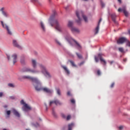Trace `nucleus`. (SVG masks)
<instances>
[{
  "label": "nucleus",
  "mask_w": 130,
  "mask_h": 130,
  "mask_svg": "<svg viewBox=\"0 0 130 130\" xmlns=\"http://www.w3.org/2000/svg\"><path fill=\"white\" fill-rule=\"evenodd\" d=\"M113 62H114L113 61H110V64H112V63H113Z\"/></svg>",
  "instance_id": "48"
},
{
  "label": "nucleus",
  "mask_w": 130,
  "mask_h": 130,
  "mask_svg": "<svg viewBox=\"0 0 130 130\" xmlns=\"http://www.w3.org/2000/svg\"><path fill=\"white\" fill-rule=\"evenodd\" d=\"M123 61H126V59H125V58L124 59H123Z\"/></svg>",
  "instance_id": "52"
},
{
  "label": "nucleus",
  "mask_w": 130,
  "mask_h": 130,
  "mask_svg": "<svg viewBox=\"0 0 130 130\" xmlns=\"http://www.w3.org/2000/svg\"><path fill=\"white\" fill-rule=\"evenodd\" d=\"M67 95H68V96H71L72 95L71 94V92L68 91Z\"/></svg>",
  "instance_id": "42"
},
{
  "label": "nucleus",
  "mask_w": 130,
  "mask_h": 130,
  "mask_svg": "<svg viewBox=\"0 0 130 130\" xmlns=\"http://www.w3.org/2000/svg\"><path fill=\"white\" fill-rule=\"evenodd\" d=\"M7 58H8V60H10V56L7 55Z\"/></svg>",
  "instance_id": "49"
},
{
  "label": "nucleus",
  "mask_w": 130,
  "mask_h": 130,
  "mask_svg": "<svg viewBox=\"0 0 130 130\" xmlns=\"http://www.w3.org/2000/svg\"><path fill=\"white\" fill-rule=\"evenodd\" d=\"M118 50L120 52H123L124 51L123 48L121 47L119 48Z\"/></svg>",
  "instance_id": "34"
},
{
  "label": "nucleus",
  "mask_w": 130,
  "mask_h": 130,
  "mask_svg": "<svg viewBox=\"0 0 130 130\" xmlns=\"http://www.w3.org/2000/svg\"><path fill=\"white\" fill-rule=\"evenodd\" d=\"M102 21V18H100V20L99 21L98 26L95 29V34H98V32H99V27H100V23H101Z\"/></svg>",
  "instance_id": "13"
},
{
  "label": "nucleus",
  "mask_w": 130,
  "mask_h": 130,
  "mask_svg": "<svg viewBox=\"0 0 130 130\" xmlns=\"http://www.w3.org/2000/svg\"><path fill=\"white\" fill-rule=\"evenodd\" d=\"M118 2L120 3V4H121V0H118Z\"/></svg>",
  "instance_id": "50"
},
{
  "label": "nucleus",
  "mask_w": 130,
  "mask_h": 130,
  "mask_svg": "<svg viewBox=\"0 0 130 130\" xmlns=\"http://www.w3.org/2000/svg\"><path fill=\"white\" fill-rule=\"evenodd\" d=\"M51 25L52 27H53V24L51 23Z\"/></svg>",
  "instance_id": "55"
},
{
  "label": "nucleus",
  "mask_w": 130,
  "mask_h": 130,
  "mask_svg": "<svg viewBox=\"0 0 130 130\" xmlns=\"http://www.w3.org/2000/svg\"><path fill=\"white\" fill-rule=\"evenodd\" d=\"M17 55L16 54H14L12 56L13 64H15L16 62H17Z\"/></svg>",
  "instance_id": "17"
},
{
  "label": "nucleus",
  "mask_w": 130,
  "mask_h": 130,
  "mask_svg": "<svg viewBox=\"0 0 130 130\" xmlns=\"http://www.w3.org/2000/svg\"><path fill=\"white\" fill-rule=\"evenodd\" d=\"M61 115L63 118H66V116L63 114H62Z\"/></svg>",
  "instance_id": "46"
},
{
  "label": "nucleus",
  "mask_w": 130,
  "mask_h": 130,
  "mask_svg": "<svg viewBox=\"0 0 130 130\" xmlns=\"http://www.w3.org/2000/svg\"><path fill=\"white\" fill-rule=\"evenodd\" d=\"M71 115H68V116H67V120H70V119H71Z\"/></svg>",
  "instance_id": "39"
},
{
  "label": "nucleus",
  "mask_w": 130,
  "mask_h": 130,
  "mask_svg": "<svg viewBox=\"0 0 130 130\" xmlns=\"http://www.w3.org/2000/svg\"><path fill=\"white\" fill-rule=\"evenodd\" d=\"M39 67L41 70V73L43 74L47 78H51V75L46 69V67L43 64H39Z\"/></svg>",
  "instance_id": "3"
},
{
  "label": "nucleus",
  "mask_w": 130,
  "mask_h": 130,
  "mask_svg": "<svg viewBox=\"0 0 130 130\" xmlns=\"http://www.w3.org/2000/svg\"><path fill=\"white\" fill-rule=\"evenodd\" d=\"M76 14L78 19V20L76 21L78 24H81V22L82 21V19L81 18V17H82V18H83V19L86 23L88 22V17H87L86 15H84L83 12L76 11Z\"/></svg>",
  "instance_id": "1"
},
{
  "label": "nucleus",
  "mask_w": 130,
  "mask_h": 130,
  "mask_svg": "<svg viewBox=\"0 0 130 130\" xmlns=\"http://www.w3.org/2000/svg\"><path fill=\"white\" fill-rule=\"evenodd\" d=\"M127 43H126V46H128L129 47H130V42L128 41L127 40L126 41Z\"/></svg>",
  "instance_id": "35"
},
{
  "label": "nucleus",
  "mask_w": 130,
  "mask_h": 130,
  "mask_svg": "<svg viewBox=\"0 0 130 130\" xmlns=\"http://www.w3.org/2000/svg\"><path fill=\"white\" fill-rule=\"evenodd\" d=\"M4 107H5V108H7V107H8V106H4Z\"/></svg>",
  "instance_id": "54"
},
{
  "label": "nucleus",
  "mask_w": 130,
  "mask_h": 130,
  "mask_svg": "<svg viewBox=\"0 0 130 130\" xmlns=\"http://www.w3.org/2000/svg\"><path fill=\"white\" fill-rule=\"evenodd\" d=\"M76 55L78 56V58H82V55L81 54H79L78 53H76Z\"/></svg>",
  "instance_id": "29"
},
{
  "label": "nucleus",
  "mask_w": 130,
  "mask_h": 130,
  "mask_svg": "<svg viewBox=\"0 0 130 130\" xmlns=\"http://www.w3.org/2000/svg\"><path fill=\"white\" fill-rule=\"evenodd\" d=\"M71 103H73V104H75V103L76 102V101H75V100L72 99L71 100Z\"/></svg>",
  "instance_id": "40"
},
{
  "label": "nucleus",
  "mask_w": 130,
  "mask_h": 130,
  "mask_svg": "<svg viewBox=\"0 0 130 130\" xmlns=\"http://www.w3.org/2000/svg\"><path fill=\"white\" fill-rule=\"evenodd\" d=\"M66 39L70 44H71V45H72V42L74 41L78 48H82L81 45H80V44H79V43H78V42H77L76 40L72 38V37H69V38H66Z\"/></svg>",
  "instance_id": "6"
},
{
  "label": "nucleus",
  "mask_w": 130,
  "mask_h": 130,
  "mask_svg": "<svg viewBox=\"0 0 130 130\" xmlns=\"http://www.w3.org/2000/svg\"><path fill=\"white\" fill-rule=\"evenodd\" d=\"M35 88L36 91H41V90H42L43 91H44V92H45L46 93H49V94L52 92L51 90L49 89L47 87H41V83L39 81L38 82V83H37Z\"/></svg>",
  "instance_id": "2"
},
{
  "label": "nucleus",
  "mask_w": 130,
  "mask_h": 130,
  "mask_svg": "<svg viewBox=\"0 0 130 130\" xmlns=\"http://www.w3.org/2000/svg\"><path fill=\"white\" fill-rule=\"evenodd\" d=\"M73 25H74V23L73 22V21H69L68 22V27L72 28H73Z\"/></svg>",
  "instance_id": "23"
},
{
  "label": "nucleus",
  "mask_w": 130,
  "mask_h": 130,
  "mask_svg": "<svg viewBox=\"0 0 130 130\" xmlns=\"http://www.w3.org/2000/svg\"><path fill=\"white\" fill-rule=\"evenodd\" d=\"M8 86L11 88H15V85H14V84H13L12 83H9Z\"/></svg>",
  "instance_id": "30"
},
{
  "label": "nucleus",
  "mask_w": 130,
  "mask_h": 130,
  "mask_svg": "<svg viewBox=\"0 0 130 130\" xmlns=\"http://www.w3.org/2000/svg\"><path fill=\"white\" fill-rule=\"evenodd\" d=\"M111 17L112 20L114 22V23H115V24H116V23H117L116 20V15H115V14H114V13H113L111 14Z\"/></svg>",
  "instance_id": "19"
},
{
  "label": "nucleus",
  "mask_w": 130,
  "mask_h": 130,
  "mask_svg": "<svg viewBox=\"0 0 130 130\" xmlns=\"http://www.w3.org/2000/svg\"><path fill=\"white\" fill-rule=\"evenodd\" d=\"M101 4L102 8H104L105 7V4H104V3H103V2L101 1Z\"/></svg>",
  "instance_id": "33"
},
{
  "label": "nucleus",
  "mask_w": 130,
  "mask_h": 130,
  "mask_svg": "<svg viewBox=\"0 0 130 130\" xmlns=\"http://www.w3.org/2000/svg\"><path fill=\"white\" fill-rule=\"evenodd\" d=\"M3 130H7V129H4Z\"/></svg>",
  "instance_id": "59"
},
{
  "label": "nucleus",
  "mask_w": 130,
  "mask_h": 130,
  "mask_svg": "<svg viewBox=\"0 0 130 130\" xmlns=\"http://www.w3.org/2000/svg\"><path fill=\"white\" fill-rule=\"evenodd\" d=\"M51 19H49V22H51Z\"/></svg>",
  "instance_id": "57"
},
{
  "label": "nucleus",
  "mask_w": 130,
  "mask_h": 130,
  "mask_svg": "<svg viewBox=\"0 0 130 130\" xmlns=\"http://www.w3.org/2000/svg\"><path fill=\"white\" fill-rule=\"evenodd\" d=\"M34 2H36V0H34Z\"/></svg>",
  "instance_id": "58"
},
{
  "label": "nucleus",
  "mask_w": 130,
  "mask_h": 130,
  "mask_svg": "<svg viewBox=\"0 0 130 130\" xmlns=\"http://www.w3.org/2000/svg\"><path fill=\"white\" fill-rule=\"evenodd\" d=\"M52 103H54L56 105H61V103L57 100L53 101H51L50 102V106H51V104H52Z\"/></svg>",
  "instance_id": "14"
},
{
  "label": "nucleus",
  "mask_w": 130,
  "mask_h": 130,
  "mask_svg": "<svg viewBox=\"0 0 130 130\" xmlns=\"http://www.w3.org/2000/svg\"><path fill=\"white\" fill-rule=\"evenodd\" d=\"M110 87L111 88H113L114 87V83H112Z\"/></svg>",
  "instance_id": "43"
},
{
  "label": "nucleus",
  "mask_w": 130,
  "mask_h": 130,
  "mask_svg": "<svg viewBox=\"0 0 130 130\" xmlns=\"http://www.w3.org/2000/svg\"><path fill=\"white\" fill-rule=\"evenodd\" d=\"M4 96V92H0V98H2V97H3Z\"/></svg>",
  "instance_id": "37"
},
{
  "label": "nucleus",
  "mask_w": 130,
  "mask_h": 130,
  "mask_svg": "<svg viewBox=\"0 0 130 130\" xmlns=\"http://www.w3.org/2000/svg\"><path fill=\"white\" fill-rule=\"evenodd\" d=\"M128 34H129V35H130V29L128 30Z\"/></svg>",
  "instance_id": "51"
},
{
  "label": "nucleus",
  "mask_w": 130,
  "mask_h": 130,
  "mask_svg": "<svg viewBox=\"0 0 130 130\" xmlns=\"http://www.w3.org/2000/svg\"><path fill=\"white\" fill-rule=\"evenodd\" d=\"M122 128H123V126H120L119 127V130H121V129H122Z\"/></svg>",
  "instance_id": "44"
},
{
  "label": "nucleus",
  "mask_w": 130,
  "mask_h": 130,
  "mask_svg": "<svg viewBox=\"0 0 130 130\" xmlns=\"http://www.w3.org/2000/svg\"><path fill=\"white\" fill-rule=\"evenodd\" d=\"M74 125H75V124H74L73 123L69 124L68 125V129L72 130V128H73V126H74Z\"/></svg>",
  "instance_id": "26"
},
{
  "label": "nucleus",
  "mask_w": 130,
  "mask_h": 130,
  "mask_svg": "<svg viewBox=\"0 0 130 130\" xmlns=\"http://www.w3.org/2000/svg\"><path fill=\"white\" fill-rule=\"evenodd\" d=\"M94 60L95 62H98V61H99V59H98V57L96 56H94Z\"/></svg>",
  "instance_id": "31"
},
{
  "label": "nucleus",
  "mask_w": 130,
  "mask_h": 130,
  "mask_svg": "<svg viewBox=\"0 0 130 130\" xmlns=\"http://www.w3.org/2000/svg\"><path fill=\"white\" fill-rule=\"evenodd\" d=\"M13 45L15 47H17V48H19V49H22V47L19 45L18 42L16 40H13Z\"/></svg>",
  "instance_id": "11"
},
{
  "label": "nucleus",
  "mask_w": 130,
  "mask_h": 130,
  "mask_svg": "<svg viewBox=\"0 0 130 130\" xmlns=\"http://www.w3.org/2000/svg\"><path fill=\"white\" fill-rule=\"evenodd\" d=\"M1 12H2V14L3 15H4V16H5V17H8V13L4 11V8H2L1 9Z\"/></svg>",
  "instance_id": "22"
},
{
  "label": "nucleus",
  "mask_w": 130,
  "mask_h": 130,
  "mask_svg": "<svg viewBox=\"0 0 130 130\" xmlns=\"http://www.w3.org/2000/svg\"><path fill=\"white\" fill-rule=\"evenodd\" d=\"M93 1V0H92Z\"/></svg>",
  "instance_id": "60"
},
{
  "label": "nucleus",
  "mask_w": 130,
  "mask_h": 130,
  "mask_svg": "<svg viewBox=\"0 0 130 130\" xmlns=\"http://www.w3.org/2000/svg\"><path fill=\"white\" fill-rule=\"evenodd\" d=\"M53 22H54V25H55V28L56 30H57L59 32H61L62 29L60 25H59V24L58 23V21L57 20H54Z\"/></svg>",
  "instance_id": "7"
},
{
  "label": "nucleus",
  "mask_w": 130,
  "mask_h": 130,
  "mask_svg": "<svg viewBox=\"0 0 130 130\" xmlns=\"http://www.w3.org/2000/svg\"><path fill=\"white\" fill-rule=\"evenodd\" d=\"M10 98H11V99H14V98L13 96H10Z\"/></svg>",
  "instance_id": "53"
},
{
  "label": "nucleus",
  "mask_w": 130,
  "mask_h": 130,
  "mask_svg": "<svg viewBox=\"0 0 130 130\" xmlns=\"http://www.w3.org/2000/svg\"><path fill=\"white\" fill-rule=\"evenodd\" d=\"M83 63H84V61H82V62H81L80 63L79 66H82V64H83Z\"/></svg>",
  "instance_id": "45"
},
{
  "label": "nucleus",
  "mask_w": 130,
  "mask_h": 130,
  "mask_svg": "<svg viewBox=\"0 0 130 130\" xmlns=\"http://www.w3.org/2000/svg\"><path fill=\"white\" fill-rule=\"evenodd\" d=\"M23 111H27V110H31V107L28 106V104H25L24 105V107L22 108Z\"/></svg>",
  "instance_id": "15"
},
{
  "label": "nucleus",
  "mask_w": 130,
  "mask_h": 130,
  "mask_svg": "<svg viewBox=\"0 0 130 130\" xmlns=\"http://www.w3.org/2000/svg\"><path fill=\"white\" fill-rule=\"evenodd\" d=\"M56 42L58 44H59V45H60V43H59V42H58V41H56Z\"/></svg>",
  "instance_id": "47"
},
{
  "label": "nucleus",
  "mask_w": 130,
  "mask_h": 130,
  "mask_svg": "<svg viewBox=\"0 0 130 130\" xmlns=\"http://www.w3.org/2000/svg\"><path fill=\"white\" fill-rule=\"evenodd\" d=\"M62 69L65 71L66 73L67 74V75H70V71L68 69L67 67L66 66H62Z\"/></svg>",
  "instance_id": "21"
},
{
  "label": "nucleus",
  "mask_w": 130,
  "mask_h": 130,
  "mask_svg": "<svg viewBox=\"0 0 130 130\" xmlns=\"http://www.w3.org/2000/svg\"><path fill=\"white\" fill-rule=\"evenodd\" d=\"M126 41H127V39H126V38H119L117 41V43L118 44H122V43H124V42H126Z\"/></svg>",
  "instance_id": "8"
},
{
  "label": "nucleus",
  "mask_w": 130,
  "mask_h": 130,
  "mask_svg": "<svg viewBox=\"0 0 130 130\" xmlns=\"http://www.w3.org/2000/svg\"><path fill=\"white\" fill-rule=\"evenodd\" d=\"M52 114L54 116H55V117H56V114L55 113V112H54V109H52Z\"/></svg>",
  "instance_id": "32"
},
{
  "label": "nucleus",
  "mask_w": 130,
  "mask_h": 130,
  "mask_svg": "<svg viewBox=\"0 0 130 130\" xmlns=\"http://www.w3.org/2000/svg\"><path fill=\"white\" fill-rule=\"evenodd\" d=\"M23 72L26 73H31V74H39L40 71L36 69H31L30 68H25L23 69Z\"/></svg>",
  "instance_id": "5"
},
{
  "label": "nucleus",
  "mask_w": 130,
  "mask_h": 130,
  "mask_svg": "<svg viewBox=\"0 0 130 130\" xmlns=\"http://www.w3.org/2000/svg\"><path fill=\"white\" fill-rule=\"evenodd\" d=\"M103 56H104V54L102 53H99L98 54V57H99L101 62H104L105 66H106V61H105L104 59H103V57H102Z\"/></svg>",
  "instance_id": "12"
},
{
  "label": "nucleus",
  "mask_w": 130,
  "mask_h": 130,
  "mask_svg": "<svg viewBox=\"0 0 130 130\" xmlns=\"http://www.w3.org/2000/svg\"><path fill=\"white\" fill-rule=\"evenodd\" d=\"M97 74L98 76H100L101 75V72H100V70H98Z\"/></svg>",
  "instance_id": "38"
},
{
  "label": "nucleus",
  "mask_w": 130,
  "mask_h": 130,
  "mask_svg": "<svg viewBox=\"0 0 130 130\" xmlns=\"http://www.w3.org/2000/svg\"><path fill=\"white\" fill-rule=\"evenodd\" d=\"M56 91H57V93L58 94V95H59V96H60V95H61L60 89H59V88H57Z\"/></svg>",
  "instance_id": "28"
},
{
  "label": "nucleus",
  "mask_w": 130,
  "mask_h": 130,
  "mask_svg": "<svg viewBox=\"0 0 130 130\" xmlns=\"http://www.w3.org/2000/svg\"><path fill=\"white\" fill-rule=\"evenodd\" d=\"M31 65L34 69H36V68H37V61L36 60L34 59H31Z\"/></svg>",
  "instance_id": "16"
},
{
  "label": "nucleus",
  "mask_w": 130,
  "mask_h": 130,
  "mask_svg": "<svg viewBox=\"0 0 130 130\" xmlns=\"http://www.w3.org/2000/svg\"><path fill=\"white\" fill-rule=\"evenodd\" d=\"M72 32H76V33H80V30L76 27L71 28Z\"/></svg>",
  "instance_id": "20"
},
{
  "label": "nucleus",
  "mask_w": 130,
  "mask_h": 130,
  "mask_svg": "<svg viewBox=\"0 0 130 130\" xmlns=\"http://www.w3.org/2000/svg\"><path fill=\"white\" fill-rule=\"evenodd\" d=\"M20 62L22 63V64H25V58L24 57L21 58Z\"/></svg>",
  "instance_id": "27"
},
{
  "label": "nucleus",
  "mask_w": 130,
  "mask_h": 130,
  "mask_svg": "<svg viewBox=\"0 0 130 130\" xmlns=\"http://www.w3.org/2000/svg\"><path fill=\"white\" fill-rule=\"evenodd\" d=\"M118 12H123L124 13L125 17L128 16V12H127V11H126V9H125V7H123L122 9L119 8L118 9Z\"/></svg>",
  "instance_id": "10"
},
{
  "label": "nucleus",
  "mask_w": 130,
  "mask_h": 130,
  "mask_svg": "<svg viewBox=\"0 0 130 130\" xmlns=\"http://www.w3.org/2000/svg\"><path fill=\"white\" fill-rule=\"evenodd\" d=\"M1 24H2L3 28H5V29H7L8 34H9V35H12V31H11V30H10V29L9 28V26L7 24H4V22H3V21H1Z\"/></svg>",
  "instance_id": "9"
},
{
  "label": "nucleus",
  "mask_w": 130,
  "mask_h": 130,
  "mask_svg": "<svg viewBox=\"0 0 130 130\" xmlns=\"http://www.w3.org/2000/svg\"><path fill=\"white\" fill-rule=\"evenodd\" d=\"M20 103L21 104H22V105H24L25 104H26V103H25V102H24V100H22L20 101Z\"/></svg>",
  "instance_id": "36"
},
{
  "label": "nucleus",
  "mask_w": 130,
  "mask_h": 130,
  "mask_svg": "<svg viewBox=\"0 0 130 130\" xmlns=\"http://www.w3.org/2000/svg\"><path fill=\"white\" fill-rule=\"evenodd\" d=\"M12 112H13V114H14L15 115V116H16L17 117H20V113H18L16 109H13Z\"/></svg>",
  "instance_id": "18"
},
{
  "label": "nucleus",
  "mask_w": 130,
  "mask_h": 130,
  "mask_svg": "<svg viewBox=\"0 0 130 130\" xmlns=\"http://www.w3.org/2000/svg\"><path fill=\"white\" fill-rule=\"evenodd\" d=\"M7 115H10V114H11V111H10V110L7 111Z\"/></svg>",
  "instance_id": "41"
},
{
  "label": "nucleus",
  "mask_w": 130,
  "mask_h": 130,
  "mask_svg": "<svg viewBox=\"0 0 130 130\" xmlns=\"http://www.w3.org/2000/svg\"><path fill=\"white\" fill-rule=\"evenodd\" d=\"M69 61L70 62V63L71 64L72 67H73L74 68H77V65H76V64H75V62H74V61L69 60Z\"/></svg>",
  "instance_id": "25"
},
{
  "label": "nucleus",
  "mask_w": 130,
  "mask_h": 130,
  "mask_svg": "<svg viewBox=\"0 0 130 130\" xmlns=\"http://www.w3.org/2000/svg\"><path fill=\"white\" fill-rule=\"evenodd\" d=\"M22 78L26 79L27 80H30V81H32V82H33V83H34L33 85H34V86H35H35H36V85H37V83L39 81L38 80V79H37V78L32 77L29 76H22Z\"/></svg>",
  "instance_id": "4"
},
{
  "label": "nucleus",
  "mask_w": 130,
  "mask_h": 130,
  "mask_svg": "<svg viewBox=\"0 0 130 130\" xmlns=\"http://www.w3.org/2000/svg\"><path fill=\"white\" fill-rule=\"evenodd\" d=\"M46 105V108L47 110V105Z\"/></svg>",
  "instance_id": "56"
},
{
  "label": "nucleus",
  "mask_w": 130,
  "mask_h": 130,
  "mask_svg": "<svg viewBox=\"0 0 130 130\" xmlns=\"http://www.w3.org/2000/svg\"><path fill=\"white\" fill-rule=\"evenodd\" d=\"M40 25L43 31H44V32L45 31V26H44V23H43L42 22H41Z\"/></svg>",
  "instance_id": "24"
}]
</instances>
